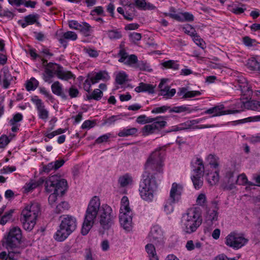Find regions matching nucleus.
<instances>
[{"label": "nucleus", "mask_w": 260, "mask_h": 260, "mask_svg": "<svg viewBox=\"0 0 260 260\" xmlns=\"http://www.w3.org/2000/svg\"><path fill=\"white\" fill-rule=\"evenodd\" d=\"M164 152L160 148L152 152L145 163V171L149 175L155 176L158 180L162 178L164 168Z\"/></svg>", "instance_id": "f257e3e1"}, {"label": "nucleus", "mask_w": 260, "mask_h": 260, "mask_svg": "<svg viewBox=\"0 0 260 260\" xmlns=\"http://www.w3.org/2000/svg\"><path fill=\"white\" fill-rule=\"evenodd\" d=\"M202 223L200 210L193 207L188 209L181 217L180 225L182 231L190 234L195 232Z\"/></svg>", "instance_id": "f03ea898"}, {"label": "nucleus", "mask_w": 260, "mask_h": 260, "mask_svg": "<svg viewBox=\"0 0 260 260\" xmlns=\"http://www.w3.org/2000/svg\"><path fill=\"white\" fill-rule=\"evenodd\" d=\"M100 205V200L98 197L94 196L90 200L82 226L81 234L83 235H87L92 227L99 212Z\"/></svg>", "instance_id": "7ed1b4c3"}, {"label": "nucleus", "mask_w": 260, "mask_h": 260, "mask_svg": "<svg viewBox=\"0 0 260 260\" xmlns=\"http://www.w3.org/2000/svg\"><path fill=\"white\" fill-rule=\"evenodd\" d=\"M142 179L140 184L139 192L141 198L148 202L152 201L157 188L158 180L155 176L149 175L146 172L142 174Z\"/></svg>", "instance_id": "20e7f679"}, {"label": "nucleus", "mask_w": 260, "mask_h": 260, "mask_svg": "<svg viewBox=\"0 0 260 260\" xmlns=\"http://www.w3.org/2000/svg\"><path fill=\"white\" fill-rule=\"evenodd\" d=\"M40 213V206L37 202L26 205L22 210L20 220L24 230L30 231L35 224Z\"/></svg>", "instance_id": "39448f33"}, {"label": "nucleus", "mask_w": 260, "mask_h": 260, "mask_svg": "<svg viewBox=\"0 0 260 260\" xmlns=\"http://www.w3.org/2000/svg\"><path fill=\"white\" fill-rule=\"evenodd\" d=\"M67 186V181L57 175L50 176L45 181V189L47 192H64Z\"/></svg>", "instance_id": "423d86ee"}, {"label": "nucleus", "mask_w": 260, "mask_h": 260, "mask_svg": "<svg viewBox=\"0 0 260 260\" xmlns=\"http://www.w3.org/2000/svg\"><path fill=\"white\" fill-rule=\"evenodd\" d=\"M168 116H157L152 118L150 123H147L142 129L144 136H148L160 131L167 125L166 121Z\"/></svg>", "instance_id": "0eeeda50"}, {"label": "nucleus", "mask_w": 260, "mask_h": 260, "mask_svg": "<svg viewBox=\"0 0 260 260\" xmlns=\"http://www.w3.org/2000/svg\"><path fill=\"white\" fill-rule=\"evenodd\" d=\"M99 215L100 223L104 229L108 228L116 217L112 208L107 204H103L100 207Z\"/></svg>", "instance_id": "6e6552de"}, {"label": "nucleus", "mask_w": 260, "mask_h": 260, "mask_svg": "<svg viewBox=\"0 0 260 260\" xmlns=\"http://www.w3.org/2000/svg\"><path fill=\"white\" fill-rule=\"evenodd\" d=\"M225 244L234 249H239L248 242V239L243 234L236 232H231L225 239Z\"/></svg>", "instance_id": "1a4fd4ad"}, {"label": "nucleus", "mask_w": 260, "mask_h": 260, "mask_svg": "<svg viewBox=\"0 0 260 260\" xmlns=\"http://www.w3.org/2000/svg\"><path fill=\"white\" fill-rule=\"evenodd\" d=\"M22 233L20 228L18 226H13L9 230L8 234L5 236L6 246L13 248L17 246L21 241Z\"/></svg>", "instance_id": "9d476101"}, {"label": "nucleus", "mask_w": 260, "mask_h": 260, "mask_svg": "<svg viewBox=\"0 0 260 260\" xmlns=\"http://www.w3.org/2000/svg\"><path fill=\"white\" fill-rule=\"evenodd\" d=\"M200 122L199 120H188L183 123H181L177 125H174L171 127L167 131L166 133H171L173 132L180 131L185 129H195L204 128H208L210 126H199L198 125Z\"/></svg>", "instance_id": "9b49d317"}, {"label": "nucleus", "mask_w": 260, "mask_h": 260, "mask_svg": "<svg viewBox=\"0 0 260 260\" xmlns=\"http://www.w3.org/2000/svg\"><path fill=\"white\" fill-rule=\"evenodd\" d=\"M31 101L36 107L39 118L46 122L49 117V113L45 108L44 103L36 96L33 97Z\"/></svg>", "instance_id": "f8f14e48"}, {"label": "nucleus", "mask_w": 260, "mask_h": 260, "mask_svg": "<svg viewBox=\"0 0 260 260\" xmlns=\"http://www.w3.org/2000/svg\"><path fill=\"white\" fill-rule=\"evenodd\" d=\"M148 238L155 244L162 243L164 241V232L158 225L153 226L149 232Z\"/></svg>", "instance_id": "ddd939ff"}, {"label": "nucleus", "mask_w": 260, "mask_h": 260, "mask_svg": "<svg viewBox=\"0 0 260 260\" xmlns=\"http://www.w3.org/2000/svg\"><path fill=\"white\" fill-rule=\"evenodd\" d=\"M77 35L74 31H67L63 32L61 31H57L56 34V38L58 42L64 47L67 46V40L75 41L77 39Z\"/></svg>", "instance_id": "4468645a"}, {"label": "nucleus", "mask_w": 260, "mask_h": 260, "mask_svg": "<svg viewBox=\"0 0 260 260\" xmlns=\"http://www.w3.org/2000/svg\"><path fill=\"white\" fill-rule=\"evenodd\" d=\"M60 225L72 233L76 228L77 220L73 216L69 215H63L61 217Z\"/></svg>", "instance_id": "2eb2a0df"}, {"label": "nucleus", "mask_w": 260, "mask_h": 260, "mask_svg": "<svg viewBox=\"0 0 260 260\" xmlns=\"http://www.w3.org/2000/svg\"><path fill=\"white\" fill-rule=\"evenodd\" d=\"M203 91L190 90L188 87L179 88L177 92V95L181 99L188 100L202 94Z\"/></svg>", "instance_id": "dca6fc26"}, {"label": "nucleus", "mask_w": 260, "mask_h": 260, "mask_svg": "<svg viewBox=\"0 0 260 260\" xmlns=\"http://www.w3.org/2000/svg\"><path fill=\"white\" fill-rule=\"evenodd\" d=\"M133 214L123 213L119 215L120 225L126 231L130 232L133 229Z\"/></svg>", "instance_id": "f3484780"}, {"label": "nucleus", "mask_w": 260, "mask_h": 260, "mask_svg": "<svg viewBox=\"0 0 260 260\" xmlns=\"http://www.w3.org/2000/svg\"><path fill=\"white\" fill-rule=\"evenodd\" d=\"M166 80L162 79L158 85L159 88V95L162 96L166 99H171L176 93V91L174 88H171L169 86L165 85Z\"/></svg>", "instance_id": "a211bd4d"}, {"label": "nucleus", "mask_w": 260, "mask_h": 260, "mask_svg": "<svg viewBox=\"0 0 260 260\" xmlns=\"http://www.w3.org/2000/svg\"><path fill=\"white\" fill-rule=\"evenodd\" d=\"M183 190V186L182 184L176 182L173 183L170 190L169 198L178 202L181 199Z\"/></svg>", "instance_id": "6ab92c4d"}, {"label": "nucleus", "mask_w": 260, "mask_h": 260, "mask_svg": "<svg viewBox=\"0 0 260 260\" xmlns=\"http://www.w3.org/2000/svg\"><path fill=\"white\" fill-rule=\"evenodd\" d=\"M204 113L211 115V117H217L230 114L229 110L225 109V107L222 104L218 105L209 108L205 111Z\"/></svg>", "instance_id": "aec40b11"}, {"label": "nucleus", "mask_w": 260, "mask_h": 260, "mask_svg": "<svg viewBox=\"0 0 260 260\" xmlns=\"http://www.w3.org/2000/svg\"><path fill=\"white\" fill-rule=\"evenodd\" d=\"M118 55L120 57L119 61L129 66H132L137 62L138 58L136 55L134 54L128 55V54L123 49L119 51Z\"/></svg>", "instance_id": "412c9836"}, {"label": "nucleus", "mask_w": 260, "mask_h": 260, "mask_svg": "<svg viewBox=\"0 0 260 260\" xmlns=\"http://www.w3.org/2000/svg\"><path fill=\"white\" fill-rule=\"evenodd\" d=\"M91 77L92 84L98 83L100 81L107 82L110 79V76L106 71H100L98 72H95L90 75Z\"/></svg>", "instance_id": "4be33fe9"}, {"label": "nucleus", "mask_w": 260, "mask_h": 260, "mask_svg": "<svg viewBox=\"0 0 260 260\" xmlns=\"http://www.w3.org/2000/svg\"><path fill=\"white\" fill-rule=\"evenodd\" d=\"M44 182V180L42 178H40L37 180H30L23 187L24 192L28 193L31 192L34 189L42 185Z\"/></svg>", "instance_id": "5701e85b"}, {"label": "nucleus", "mask_w": 260, "mask_h": 260, "mask_svg": "<svg viewBox=\"0 0 260 260\" xmlns=\"http://www.w3.org/2000/svg\"><path fill=\"white\" fill-rule=\"evenodd\" d=\"M193 169L192 174H203L204 165L203 161L200 158H195L191 161Z\"/></svg>", "instance_id": "b1692460"}, {"label": "nucleus", "mask_w": 260, "mask_h": 260, "mask_svg": "<svg viewBox=\"0 0 260 260\" xmlns=\"http://www.w3.org/2000/svg\"><path fill=\"white\" fill-rule=\"evenodd\" d=\"M205 176L208 183L211 185L216 184L219 181V174L217 169L213 170L211 172L206 170Z\"/></svg>", "instance_id": "393cba45"}, {"label": "nucleus", "mask_w": 260, "mask_h": 260, "mask_svg": "<svg viewBox=\"0 0 260 260\" xmlns=\"http://www.w3.org/2000/svg\"><path fill=\"white\" fill-rule=\"evenodd\" d=\"M8 2L10 5L15 7L23 5L27 8H34L37 4L36 2L30 0H8Z\"/></svg>", "instance_id": "a878e982"}, {"label": "nucleus", "mask_w": 260, "mask_h": 260, "mask_svg": "<svg viewBox=\"0 0 260 260\" xmlns=\"http://www.w3.org/2000/svg\"><path fill=\"white\" fill-rule=\"evenodd\" d=\"M138 133V129L130 126H126L120 129L117 135L120 137H128L136 136Z\"/></svg>", "instance_id": "bb28decb"}, {"label": "nucleus", "mask_w": 260, "mask_h": 260, "mask_svg": "<svg viewBox=\"0 0 260 260\" xmlns=\"http://www.w3.org/2000/svg\"><path fill=\"white\" fill-rule=\"evenodd\" d=\"M246 66L249 70L260 73V59L251 57L247 60Z\"/></svg>", "instance_id": "cd10ccee"}, {"label": "nucleus", "mask_w": 260, "mask_h": 260, "mask_svg": "<svg viewBox=\"0 0 260 260\" xmlns=\"http://www.w3.org/2000/svg\"><path fill=\"white\" fill-rule=\"evenodd\" d=\"M71 233H72L67 229L59 225V229L54 235V238L57 241L62 242L64 241Z\"/></svg>", "instance_id": "c85d7f7f"}, {"label": "nucleus", "mask_w": 260, "mask_h": 260, "mask_svg": "<svg viewBox=\"0 0 260 260\" xmlns=\"http://www.w3.org/2000/svg\"><path fill=\"white\" fill-rule=\"evenodd\" d=\"M155 86L149 84L141 82L139 85L135 88V91L137 92H147L149 94H153L155 92Z\"/></svg>", "instance_id": "c756f323"}, {"label": "nucleus", "mask_w": 260, "mask_h": 260, "mask_svg": "<svg viewBox=\"0 0 260 260\" xmlns=\"http://www.w3.org/2000/svg\"><path fill=\"white\" fill-rule=\"evenodd\" d=\"M217 210L215 208L209 209L205 215V222L208 225H212L214 221L217 220Z\"/></svg>", "instance_id": "7c9ffc66"}, {"label": "nucleus", "mask_w": 260, "mask_h": 260, "mask_svg": "<svg viewBox=\"0 0 260 260\" xmlns=\"http://www.w3.org/2000/svg\"><path fill=\"white\" fill-rule=\"evenodd\" d=\"M23 120V115L21 113H17L13 115V117L10 120L9 123L12 126V132H16L20 125L19 123Z\"/></svg>", "instance_id": "2f4dec72"}, {"label": "nucleus", "mask_w": 260, "mask_h": 260, "mask_svg": "<svg viewBox=\"0 0 260 260\" xmlns=\"http://www.w3.org/2000/svg\"><path fill=\"white\" fill-rule=\"evenodd\" d=\"M134 8L137 7L141 10H151L155 7L150 3H146L145 0H133Z\"/></svg>", "instance_id": "473e14b6"}, {"label": "nucleus", "mask_w": 260, "mask_h": 260, "mask_svg": "<svg viewBox=\"0 0 260 260\" xmlns=\"http://www.w3.org/2000/svg\"><path fill=\"white\" fill-rule=\"evenodd\" d=\"M123 213L133 214V210L129 206L128 199L126 196H123L120 202L119 214Z\"/></svg>", "instance_id": "72a5a7b5"}, {"label": "nucleus", "mask_w": 260, "mask_h": 260, "mask_svg": "<svg viewBox=\"0 0 260 260\" xmlns=\"http://www.w3.org/2000/svg\"><path fill=\"white\" fill-rule=\"evenodd\" d=\"M239 86L240 88L242 93L244 95L250 96L252 93L251 89L248 85L247 81L244 78H241L238 80Z\"/></svg>", "instance_id": "f704fd0d"}, {"label": "nucleus", "mask_w": 260, "mask_h": 260, "mask_svg": "<svg viewBox=\"0 0 260 260\" xmlns=\"http://www.w3.org/2000/svg\"><path fill=\"white\" fill-rule=\"evenodd\" d=\"M67 131L66 129L63 128H58L57 129L53 131L50 132V131L47 130L43 132V135H44V140L46 142H48L50 139H52L55 136L60 135L61 134H63L65 133Z\"/></svg>", "instance_id": "c9c22d12"}, {"label": "nucleus", "mask_w": 260, "mask_h": 260, "mask_svg": "<svg viewBox=\"0 0 260 260\" xmlns=\"http://www.w3.org/2000/svg\"><path fill=\"white\" fill-rule=\"evenodd\" d=\"M177 203H178L177 201H174L173 199L168 197L165 200L163 204L164 211L167 214L172 213L174 210V205Z\"/></svg>", "instance_id": "e433bc0d"}, {"label": "nucleus", "mask_w": 260, "mask_h": 260, "mask_svg": "<svg viewBox=\"0 0 260 260\" xmlns=\"http://www.w3.org/2000/svg\"><path fill=\"white\" fill-rule=\"evenodd\" d=\"M145 250L148 254L149 260H159L155 248L152 244H147L145 246Z\"/></svg>", "instance_id": "4c0bfd02"}, {"label": "nucleus", "mask_w": 260, "mask_h": 260, "mask_svg": "<svg viewBox=\"0 0 260 260\" xmlns=\"http://www.w3.org/2000/svg\"><path fill=\"white\" fill-rule=\"evenodd\" d=\"M235 184L240 185H247L248 187L254 186L255 184L252 182H249L246 175L242 173L236 177Z\"/></svg>", "instance_id": "58836bf2"}, {"label": "nucleus", "mask_w": 260, "mask_h": 260, "mask_svg": "<svg viewBox=\"0 0 260 260\" xmlns=\"http://www.w3.org/2000/svg\"><path fill=\"white\" fill-rule=\"evenodd\" d=\"M118 181L121 187H126L132 184L133 178L130 175L126 174L120 176L119 178Z\"/></svg>", "instance_id": "ea45409f"}, {"label": "nucleus", "mask_w": 260, "mask_h": 260, "mask_svg": "<svg viewBox=\"0 0 260 260\" xmlns=\"http://www.w3.org/2000/svg\"><path fill=\"white\" fill-rule=\"evenodd\" d=\"M203 174H192L191 180L196 189H200L203 184Z\"/></svg>", "instance_id": "a19ab883"}, {"label": "nucleus", "mask_w": 260, "mask_h": 260, "mask_svg": "<svg viewBox=\"0 0 260 260\" xmlns=\"http://www.w3.org/2000/svg\"><path fill=\"white\" fill-rule=\"evenodd\" d=\"M235 110H229L230 114L240 113L245 109H247V106L246 105V101H243L241 100H238L235 104Z\"/></svg>", "instance_id": "79ce46f5"}, {"label": "nucleus", "mask_w": 260, "mask_h": 260, "mask_svg": "<svg viewBox=\"0 0 260 260\" xmlns=\"http://www.w3.org/2000/svg\"><path fill=\"white\" fill-rule=\"evenodd\" d=\"M114 75L116 83L119 85L124 84L128 80V75L124 71L116 72Z\"/></svg>", "instance_id": "37998d69"}, {"label": "nucleus", "mask_w": 260, "mask_h": 260, "mask_svg": "<svg viewBox=\"0 0 260 260\" xmlns=\"http://www.w3.org/2000/svg\"><path fill=\"white\" fill-rule=\"evenodd\" d=\"M52 92L57 95L63 96L64 94L62 84L58 81L54 82L51 86Z\"/></svg>", "instance_id": "c03bdc74"}, {"label": "nucleus", "mask_w": 260, "mask_h": 260, "mask_svg": "<svg viewBox=\"0 0 260 260\" xmlns=\"http://www.w3.org/2000/svg\"><path fill=\"white\" fill-rule=\"evenodd\" d=\"M44 66H45V69L46 70L57 77L58 73H59L61 68L60 66L56 63L49 62L47 65L45 64Z\"/></svg>", "instance_id": "a18cd8bd"}, {"label": "nucleus", "mask_w": 260, "mask_h": 260, "mask_svg": "<svg viewBox=\"0 0 260 260\" xmlns=\"http://www.w3.org/2000/svg\"><path fill=\"white\" fill-rule=\"evenodd\" d=\"M44 66H45V69L46 70L57 77L58 73H59L61 68L60 66L56 63L49 62L47 65L45 64Z\"/></svg>", "instance_id": "49530a36"}, {"label": "nucleus", "mask_w": 260, "mask_h": 260, "mask_svg": "<svg viewBox=\"0 0 260 260\" xmlns=\"http://www.w3.org/2000/svg\"><path fill=\"white\" fill-rule=\"evenodd\" d=\"M58 78L63 80H68L75 77L71 72L68 71H64L61 67L59 73H58Z\"/></svg>", "instance_id": "de8ad7c7"}, {"label": "nucleus", "mask_w": 260, "mask_h": 260, "mask_svg": "<svg viewBox=\"0 0 260 260\" xmlns=\"http://www.w3.org/2000/svg\"><path fill=\"white\" fill-rule=\"evenodd\" d=\"M39 85V81L32 77L25 83V88L27 91L35 90Z\"/></svg>", "instance_id": "09e8293b"}, {"label": "nucleus", "mask_w": 260, "mask_h": 260, "mask_svg": "<svg viewBox=\"0 0 260 260\" xmlns=\"http://www.w3.org/2000/svg\"><path fill=\"white\" fill-rule=\"evenodd\" d=\"M36 17H23V19L19 20L18 23L23 28L28 25L35 23L37 21Z\"/></svg>", "instance_id": "8fccbe9b"}, {"label": "nucleus", "mask_w": 260, "mask_h": 260, "mask_svg": "<svg viewBox=\"0 0 260 260\" xmlns=\"http://www.w3.org/2000/svg\"><path fill=\"white\" fill-rule=\"evenodd\" d=\"M18 258V254L10 251L8 254L6 252H2L0 253L1 260H17Z\"/></svg>", "instance_id": "3c124183"}, {"label": "nucleus", "mask_w": 260, "mask_h": 260, "mask_svg": "<svg viewBox=\"0 0 260 260\" xmlns=\"http://www.w3.org/2000/svg\"><path fill=\"white\" fill-rule=\"evenodd\" d=\"M206 160L213 169H217L218 163L217 158L215 155L212 154H209L207 156Z\"/></svg>", "instance_id": "603ef678"}, {"label": "nucleus", "mask_w": 260, "mask_h": 260, "mask_svg": "<svg viewBox=\"0 0 260 260\" xmlns=\"http://www.w3.org/2000/svg\"><path fill=\"white\" fill-rule=\"evenodd\" d=\"M247 109L260 112V102L256 101H246Z\"/></svg>", "instance_id": "864d4df0"}, {"label": "nucleus", "mask_w": 260, "mask_h": 260, "mask_svg": "<svg viewBox=\"0 0 260 260\" xmlns=\"http://www.w3.org/2000/svg\"><path fill=\"white\" fill-rule=\"evenodd\" d=\"M162 65L165 68L172 69L174 70H177L179 68V64L178 61L174 60L166 61L162 63Z\"/></svg>", "instance_id": "5fc2aeb1"}, {"label": "nucleus", "mask_w": 260, "mask_h": 260, "mask_svg": "<svg viewBox=\"0 0 260 260\" xmlns=\"http://www.w3.org/2000/svg\"><path fill=\"white\" fill-rule=\"evenodd\" d=\"M137 67L141 71L151 72L152 69L150 64L146 61H139L137 62Z\"/></svg>", "instance_id": "6e6d98bb"}, {"label": "nucleus", "mask_w": 260, "mask_h": 260, "mask_svg": "<svg viewBox=\"0 0 260 260\" xmlns=\"http://www.w3.org/2000/svg\"><path fill=\"white\" fill-rule=\"evenodd\" d=\"M170 16H193L192 14L187 12H183L179 9L176 10V9L171 7L170 10Z\"/></svg>", "instance_id": "4d7b16f0"}, {"label": "nucleus", "mask_w": 260, "mask_h": 260, "mask_svg": "<svg viewBox=\"0 0 260 260\" xmlns=\"http://www.w3.org/2000/svg\"><path fill=\"white\" fill-rule=\"evenodd\" d=\"M11 80L12 76L10 73L7 71H4L3 80V86L5 89H7L9 87Z\"/></svg>", "instance_id": "13d9d810"}, {"label": "nucleus", "mask_w": 260, "mask_h": 260, "mask_svg": "<svg viewBox=\"0 0 260 260\" xmlns=\"http://www.w3.org/2000/svg\"><path fill=\"white\" fill-rule=\"evenodd\" d=\"M124 117V115L122 114L116 115H113L109 117H108L106 120V123L111 125L113 124H114L116 122L119 120H122L123 119V117Z\"/></svg>", "instance_id": "bf43d9fd"}, {"label": "nucleus", "mask_w": 260, "mask_h": 260, "mask_svg": "<svg viewBox=\"0 0 260 260\" xmlns=\"http://www.w3.org/2000/svg\"><path fill=\"white\" fill-rule=\"evenodd\" d=\"M171 109V107L167 105H164L160 107H155L152 109L151 113L155 114L164 113L168 110L170 111Z\"/></svg>", "instance_id": "052dcab7"}, {"label": "nucleus", "mask_w": 260, "mask_h": 260, "mask_svg": "<svg viewBox=\"0 0 260 260\" xmlns=\"http://www.w3.org/2000/svg\"><path fill=\"white\" fill-rule=\"evenodd\" d=\"M83 51L90 57L96 58L99 55V51L93 48L85 47Z\"/></svg>", "instance_id": "680f3d73"}, {"label": "nucleus", "mask_w": 260, "mask_h": 260, "mask_svg": "<svg viewBox=\"0 0 260 260\" xmlns=\"http://www.w3.org/2000/svg\"><path fill=\"white\" fill-rule=\"evenodd\" d=\"M51 193L48 197V202L50 205L52 206L56 203L58 197L61 196L64 192H57L53 191Z\"/></svg>", "instance_id": "e2e57ef3"}, {"label": "nucleus", "mask_w": 260, "mask_h": 260, "mask_svg": "<svg viewBox=\"0 0 260 260\" xmlns=\"http://www.w3.org/2000/svg\"><path fill=\"white\" fill-rule=\"evenodd\" d=\"M103 95V93L100 89H95L91 94L89 96V99H94L96 101L100 100Z\"/></svg>", "instance_id": "0e129e2a"}, {"label": "nucleus", "mask_w": 260, "mask_h": 260, "mask_svg": "<svg viewBox=\"0 0 260 260\" xmlns=\"http://www.w3.org/2000/svg\"><path fill=\"white\" fill-rule=\"evenodd\" d=\"M229 10L235 15H240L246 10V8L239 7L237 5H233L229 6Z\"/></svg>", "instance_id": "69168bd1"}, {"label": "nucleus", "mask_w": 260, "mask_h": 260, "mask_svg": "<svg viewBox=\"0 0 260 260\" xmlns=\"http://www.w3.org/2000/svg\"><path fill=\"white\" fill-rule=\"evenodd\" d=\"M152 117H147L145 115L139 116L136 119V122L139 124H144L151 122Z\"/></svg>", "instance_id": "338daca9"}, {"label": "nucleus", "mask_w": 260, "mask_h": 260, "mask_svg": "<svg viewBox=\"0 0 260 260\" xmlns=\"http://www.w3.org/2000/svg\"><path fill=\"white\" fill-rule=\"evenodd\" d=\"M196 204L200 206H205L207 204V199L204 193H201L199 194L196 200Z\"/></svg>", "instance_id": "774afa93"}]
</instances>
